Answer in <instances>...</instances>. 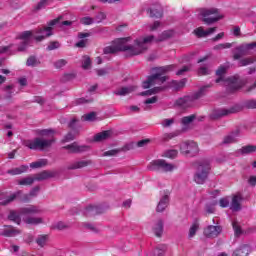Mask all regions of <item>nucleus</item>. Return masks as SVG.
<instances>
[{
  "label": "nucleus",
  "instance_id": "nucleus-1",
  "mask_svg": "<svg viewBox=\"0 0 256 256\" xmlns=\"http://www.w3.org/2000/svg\"><path fill=\"white\" fill-rule=\"evenodd\" d=\"M155 41V36L148 35L138 38L134 41V45H126L125 38H119L113 42V45L106 46L103 50L104 55H114L119 51H124L127 57H135L145 53L149 49V44Z\"/></svg>",
  "mask_w": 256,
  "mask_h": 256
},
{
  "label": "nucleus",
  "instance_id": "nucleus-2",
  "mask_svg": "<svg viewBox=\"0 0 256 256\" xmlns=\"http://www.w3.org/2000/svg\"><path fill=\"white\" fill-rule=\"evenodd\" d=\"M39 135L41 137H48V139L37 137L34 140H25L23 142L24 147H28L32 151H37V149H47V147H51L55 143V130L44 129L39 132Z\"/></svg>",
  "mask_w": 256,
  "mask_h": 256
},
{
  "label": "nucleus",
  "instance_id": "nucleus-3",
  "mask_svg": "<svg viewBox=\"0 0 256 256\" xmlns=\"http://www.w3.org/2000/svg\"><path fill=\"white\" fill-rule=\"evenodd\" d=\"M175 69V65H167L162 67L154 68L155 74H152L148 77V79L143 82V88L149 89V87H153V85H163L165 81H167V76L165 73H169V71H173Z\"/></svg>",
  "mask_w": 256,
  "mask_h": 256
},
{
  "label": "nucleus",
  "instance_id": "nucleus-4",
  "mask_svg": "<svg viewBox=\"0 0 256 256\" xmlns=\"http://www.w3.org/2000/svg\"><path fill=\"white\" fill-rule=\"evenodd\" d=\"M196 172L194 174V181L197 185H203L205 181H207V177H209V171H211V163L209 160H199L195 163Z\"/></svg>",
  "mask_w": 256,
  "mask_h": 256
},
{
  "label": "nucleus",
  "instance_id": "nucleus-5",
  "mask_svg": "<svg viewBox=\"0 0 256 256\" xmlns=\"http://www.w3.org/2000/svg\"><path fill=\"white\" fill-rule=\"evenodd\" d=\"M205 91H207V86L201 87L198 91L191 95L184 96L176 100V105L181 109H189L190 107H195V101L205 97Z\"/></svg>",
  "mask_w": 256,
  "mask_h": 256
},
{
  "label": "nucleus",
  "instance_id": "nucleus-6",
  "mask_svg": "<svg viewBox=\"0 0 256 256\" xmlns=\"http://www.w3.org/2000/svg\"><path fill=\"white\" fill-rule=\"evenodd\" d=\"M61 19H63V16H58L57 18L48 22V26L37 29L35 33H37L38 36H34L35 41L39 43L44 41V39H47V37H51V35H53V27H55V25H59Z\"/></svg>",
  "mask_w": 256,
  "mask_h": 256
},
{
  "label": "nucleus",
  "instance_id": "nucleus-7",
  "mask_svg": "<svg viewBox=\"0 0 256 256\" xmlns=\"http://www.w3.org/2000/svg\"><path fill=\"white\" fill-rule=\"evenodd\" d=\"M201 15L203 17L202 21L205 25H213V23L221 21V18L223 17L219 14V9L217 8L204 9L201 11Z\"/></svg>",
  "mask_w": 256,
  "mask_h": 256
},
{
  "label": "nucleus",
  "instance_id": "nucleus-8",
  "mask_svg": "<svg viewBox=\"0 0 256 256\" xmlns=\"http://www.w3.org/2000/svg\"><path fill=\"white\" fill-rule=\"evenodd\" d=\"M180 153L186 157H195L199 154V144L195 141H185L180 144Z\"/></svg>",
  "mask_w": 256,
  "mask_h": 256
},
{
  "label": "nucleus",
  "instance_id": "nucleus-9",
  "mask_svg": "<svg viewBox=\"0 0 256 256\" xmlns=\"http://www.w3.org/2000/svg\"><path fill=\"white\" fill-rule=\"evenodd\" d=\"M253 49H256V43L252 42V43H245V44H241L240 46L235 48V52L233 54V59L234 61H239V59H241V57H246V55H251V51H253Z\"/></svg>",
  "mask_w": 256,
  "mask_h": 256
},
{
  "label": "nucleus",
  "instance_id": "nucleus-10",
  "mask_svg": "<svg viewBox=\"0 0 256 256\" xmlns=\"http://www.w3.org/2000/svg\"><path fill=\"white\" fill-rule=\"evenodd\" d=\"M175 169V165L167 163L163 159L154 160L150 163V171H162V173H171Z\"/></svg>",
  "mask_w": 256,
  "mask_h": 256
},
{
  "label": "nucleus",
  "instance_id": "nucleus-11",
  "mask_svg": "<svg viewBox=\"0 0 256 256\" xmlns=\"http://www.w3.org/2000/svg\"><path fill=\"white\" fill-rule=\"evenodd\" d=\"M243 109L241 106H235L232 107L231 109H215L211 112L210 114V119L212 121H217V119H221L222 117H227V115H231V113H239Z\"/></svg>",
  "mask_w": 256,
  "mask_h": 256
},
{
  "label": "nucleus",
  "instance_id": "nucleus-12",
  "mask_svg": "<svg viewBox=\"0 0 256 256\" xmlns=\"http://www.w3.org/2000/svg\"><path fill=\"white\" fill-rule=\"evenodd\" d=\"M222 231L223 228L219 225H209L204 229L203 233L208 239H216V237H219V235H221Z\"/></svg>",
  "mask_w": 256,
  "mask_h": 256
},
{
  "label": "nucleus",
  "instance_id": "nucleus-13",
  "mask_svg": "<svg viewBox=\"0 0 256 256\" xmlns=\"http://www.w3.org/2000/svg\"><path fill=\"white\" fill-rule=\"evenodd\" d=\"M62 149H66V151H69V153H85V151H89V146L79 145L77 142H73L62 147Z\"/></svg>",
  "mask_w": 256,
  "mask_h": 256
},
{
  "label": "nucleus",
  "instance_id": "nucleus-14",
  "mask_svg": "<svg viewBox=\"0 0 256 256\" xmlns=\"http://www.w3.org/2000/svg\"><path fill=\"white\" fill-rule=\"evenodd\" d=\"M101 213H105V209L101 206L90 205L85 210L86 217H95V215H101Z\"/></svg>",
  "mask_w": 256,
  "mask_h": 256
},
{
  "label": "nucleus",
  "instance_id": "nucleus-15",
  "mask_svg": "<svg viewBox=\"0 0 256 256\" xmlns=\"http://www.w3.org/2000/svg\"><path fill=\"white\" fill-rule=\"evenodd\" d=\"M93 162L91 160H80L73 162L68 165V169L70 171H74L75 169H83L85 167H89Z\"/></svg>",
  "mask_w": 256,
  "mask_h": 256
},
{
  "label": "nucleus",
  "instance_id": "nucleus-16",
  "mask_svg": "<svg viewBox=\"0 0 256 256\" xmlns=\"http://www.w3.org/2000/svg\"><path fill=\"white\" fill-rule=\"evenodd\" d=\"M243 201V196L241 194H236L232 197V202L230 209L232 211H241V202Z\"/></svg>",
  "mask_w": 256,
  "mask_h": 256
},
{
  "label": "nucleus",
  "instance_id": "nucleus-17",
  "mask_svg": "<svg viewBox=\"0 0 256 256\" xmlns=\"http://www.w3.org/2000/svg\"><path fill=\"white\" fill-rule=\"evenodd\" d=\"M168 206H169V194H164L156 207L157 213H163V211H165V209H167Z\"/></svg>",
  "mask_w": 256,
  "mask_h": 256
},
{
  "label": "nucleus",
  "instance_id": "nucleus-18",
  "mask_svg": "<svg viewBox=\"0 0 256 256\" xmlns=\"http://www.w3.org/2000/svg\"><path fill=\"white\" fill-rule=\"evenodd\" d=\"M228 83H230V89L232 91H239L243 84L239 83V76H232L227 78Z\"/></svg>",
  "mask_w": 256,
  "mask_h": 256
},
{
  "label": "nucleus",
  "instance_id": "nucleus-19",
  "mask_svg": "<svg viewBox=\"0 0 256 256\" xmlns=\"http://www.w3.org/2000/svg\"><path fill=\"white\" fill-rule=\"evenodd\" d=\"M5 229L1 233L3 237H15V235H20L21 230L16 229L13 226H4Z\"/></svg>",
  "mask_w": 256,
  "mask_h": 256
},
{
  "label": "nucleus",
  "instance_id": "nucleus-20",
  "mask_svg": "<svg viewBox=\"0 0 256 256\" xmlns=\"http://www.w3.org/2000/svg\"><path fill=\"white\" fill-rule=\"evenodd\" d=\"M87 37H91V34L87 33V32H80V33H78V39H82V40L77 42L75 44V47H78L80 49H83V48L87 47V40H84Z\"/></svg>",
  "mask_w": 256,
  "mask_h": 256
},
{
  "label": "nucleus",
  "instance_id": "nucleus-21",
  "mask_svg": "<svg viewBox=\"0 0 256 256\" xmlns=\"http://www.w3.org/2000/svg\"><path fill=\"white\" fill-rule=\"evenodd\" d=\"M249 253H251L249 245H242L233 252L232 256H249Z\"/></svg>",
  "mask_w": 256,
  "mask_h": 256
},
{
  "label": "nucleus",
  "instance_id": "nucleus-22",
  "mask_svg": "<svg viewBox=\"0 0 256 256\" xmlns=\"http://www.w3.org/2000/svg\"><path fill=\"white\" fill-rule=\"evenodd\" d=\"M135 89H137V87H135V86L122 87V88L116 90L114 93H115V95H118L119 97H125V95H129V94L133 93V91H135Z\"/></svg>",
  "mask_w": 256,
  "mask_h": 256
},
{
  "label": "nucleus",
  "instance_id": "nucleus-23",
  "mask_svg": "<svg viewBox=\"0 0 256 256\" xmlns=\"http://www.w3.org/2000/svg\"><path fill=\"white\" fill-rule=\"evenodd\" d=\"M41 211L37 208V206H29L20 209V215H37Z\"/></svg>",
  "mask_w": 256,
  "mask_h": 256
},
{
  "label": "nucleus",
  "instance_id": "nucleus-24",
  "mask_svg": "<svg viewBox=\"0 0 256 256\" xmlns=\"http://www.w3.org/2000/svg\"><path fill=\"white\" fill-rule=\"evenodd\" d=\"M239 135V130H236L228 135H226L224 138H223V144L224 145H229L231 143H235L236 141V138L237 136Z\"/></svg>",
  "mask_w": 256,
  "mask_h": 256
},
{
  "label": "nucleus",
  "instance_id": "nucleus-25",
  "mask_svg": "<svg viewBox=\"0 0 256 256\" xmlns=\"http://www.w3.org/2000/svg\"><path fill=\"white\" fill-rule=\"evenodd\" d=\"M148 13L154 19H161L163 17V9L161 7L148 9Z\"/></svg>",
  "mask_w": 256,
  "mask_h": 256
},
{
  "label": "nucleus",
  "instance_id": "nucleus-26",
  "mask_svg": "<svg viewBox=\"0 0 256 256\" xmlns=\"http://www.w3.org/2000/svg\"><path fill=\"white\" fill-rule=\"evenodd\" d=\"M29 166L22 165L18 168L10 169L7 171L8 175H21L22 173H26Z\"/></svg>",
  "mask_w": 256,
  "mask_h": 256
},
{
  "label": "nucleus",
  "instance_id": "nucleus-27",
  "mask_svg": "<svg viewBox=\"0 0 256 256\" xmlns=\"http://www.w3.org/2000/svg\"><path fill=\"white\" fill-rule=\"evenodd\" d=\"M22 191H17L10 196H8L4 201L1 202V205H9V203H13L15 199H19L21 197Z\"/></svg>",
  "mask_w": 256,
  "mask_h": 256
},
{
  "label": "nucleus",
  "instance_id": "nucleus-28",
  "mask_svg": "<svg viewBox=\"0 0 256 256\" xmlns=\"http://www.w3.org/2000/svg\"><path fill=\"white\" fill-rule=\"evenodd\" d=\"M111 137V131L106 130L103 132H100L94 136V141L99 142V141H105V139H109Z\"/></svg>",
  "mask_w": 256,
  "mask_h": 256
},
{
  "label": "nucleus",
  "instance_id": "nucleus-29",
  "mask_svg": "<svg viewBox=\"0 0 256 256\" xmlns=\"http://www.w3.org/2000/svg\"><path fill=\"white\" fill-rule=\"evenodd\" d=\"M53 177V174L49 171H42L35 175L34 179L36 181H45V179H51Z\"/></svg>",
  "mask_w": 256,
  "mask_h": 256
},
{
  "label": "nucleus",
  "instance_id": "nucleus-30",
  "mask_svg": "<svg viewBox=\"0 0 256 256\" xmlns=\"http://www.w3.org/2000/svg\"><path fill=\"white\" fill-rule=\"evenodd\" d=\"M153 232L156 237H161L163 235V220H158L153 228Z\"/></svg>",
  "mask_w": 256,
  "mask_h": 256
},
{
  "label": "nucleus",
  "instance_id": "nucleus-31",
  "mask_svg": "<svg viewBox=\"0 0 256 256\" xmlns=\"http://www.w3.org/2000/svg\"><path fill=\"white\" fill-rule=\"evenodd\" d=\"M256 61V56L242 58L239 61L240 67H247V65H253Z\"/></svg>",
  "mask_w": 256,
  "mask_h": 256
},
{
  "label": "nucleus",
  "instance_id": "nucleus-32",
  "mask_svg": "<svg viewBox=\"0 0 256 256\" xmlns=\"http://www.w3.org/2000/svg\"><path fill=\"white\" fill-rule=\"evenodd\" d=\"M8 219L9 221H13V223H16V225H21V216L15 211H10Z\"/></svg>",
  "mask_w": 256,
  "mask_h": 256
},
{
  "label": "nucleus",
  "instance_id": "nucleus-33",
  "mask_svg": "<svg viewBox=\"0 0 256 256\" xmlns=\"http://www.w3.org/2000/svg\"><path fill=\"white\" fill-rule=\"evenodd\" d=\"M171 37H173V31L167 30L162 32L156 41L158 43H161L162 41H167V39H171Z\"/></svg>",
  "mask_w": 256,
  "mask_h": 256
},
{
  "label": "nucleus",
  "instance_id": "nucleus-34",
  "mask_svg": "<svg viewBox=\"0 0 256 256\" xmlns=\"http://www.w3.org/2000/svg\"><path fill=\"white\" fill-rule=\"evenodd\" d=\"M47 241H49V235L47 234H41L36 239V243L39 247H44L47 245Z\"/></svg>",
  "mask_w": 256,
  "mask_h": 256
},
{
  "label": "nucleus",
  "instance_id": "nucleus-35",
  "mask_svg": "<svg viewBox=\"0 0 256 256\" xmlns=\"http://www.w3.org/2000/svg\"><path fill=\"white\" fill-rule=\"evenodd\" d=\"M225 73H227V67L226 66H220L217 70H216V75H217V79H216V83H221V81H223V75H225Z\"/></svg>",
  "mask_w": 256,
  "mask_h": 256
},
{
  "label": "nucleus",
  "instance_id": "nucleus-36",
  "mask_svg": "<svg viewBox=\"0 0 256 256\" xmlns=\"http://www.w3.org/2000/svg\"><path fill=\"white\" fill-rule=\"evenodd\" d=\"M27 225H41L43 223V218L39 217H28L24 220Z\"/></svg>",
  "mask_w": 256,
  "mask_h": 256
},
{
  "label": "nucleus",
  "instance_id": "nucleus-37",
  "mask_svg": "<svg viewBox=\"0 0 256 256\" xmlns=\"http://www.w3.org/2000/svg\"><path fill=\"white\" fill-rule=\"evenodd\" d=\"M165 88L164 87H154L150 90H146L144 92H141L140 95H142V97H145L147 95H156V93H161V91H163Z\"/></svg>",
  "mask_w": 256,
  "mask_h": 256
},
{
  "label": "nucleus",
  "instance_id": "nucleus-38",
  "mask_svg": "<svg viewBox=\"0 0 256 256\" xmlns=\"http://www.w3.org/2000/svg\"><path fill=\"white\" fill-rule=\"evenodd\" d=\"M255 151H256L255 145H246L240 149V153L242 155H249V153H255Z\"/></svg>",
  "mask_w": 256,
  "mask_h": 256
},
{
  "label": "nucleus",
  "instance_id": "nucleus-39",
  "mask_svg": "<svg viewBox=\"0 0 256 256\" xmlns=\"http://www.w3.org/2000/svg\"><path fill=\"white\" fill-rule=\"evenodd\" d=\"M165 251H167V245L160 244L154 250V256H164L165 255Z\"/></svg>",
  "mask_w": 256,
  "mask_h": 256
},
{
  "label": "nucleus",
  "instance_id": "nucleus-40",
  "mask_svg": "<svg viewBox=\"0 0 256 256\" xmlns=\"http://www.w3.org/2000/svg\"><path fill=\"white\" fill-rule=\"evenodd\" d=\"M26 65L27 67H37V65H41V61L35 56H30L26 61Z\"/></svg>",
  "mask_w": 256,
  "mask_h": 256
},
{
  "label": "nucleus",
  "instance_id": "nucleus-41",
  "mask_svg": "<svg viewBox=\"0 0 256 256\" xmlns=\"http://www.w3.org/2000/svg\"><path fill=\"white\" fill-rule=\"evenodd\" d=\"M47 165V159H40L36 162L30 163L31 169H40V167H45Z\"/></svg>",
  "mask_w": 256,
  "mask_h": 256
},
{
  "label": "nucleus",
  "instance_id": "nucleus-42",
  "mask_svg": "<svg viewBox=\"0 0 256 256\" xmlns=\"http://www.w3.org/2000/svg\"><path fill=\"white\" fill-rule=\"evenodd\" d=\"M232 227L235 237H241V235H243V230L241 229L237 221L232 222Z\"/></svg>",
  "mask_w": 256,
  "mask_h": 256
},
{
  "label": "nucleus",
  "instance_id": "nucleus-43",
  "mask_svg": "<svg viewBox=\"0 0 256 256\" xmlns=\"http://www.w3.org/2000/svg\"><path fill=\"white\" fill-rule=\"evenodd\" d=\"M35 177H31V176H28V177H25L21 180L18 181V185H24V186H27V185H31L32 183H35Z\"/></svg>",
  "mask_w": 256,
  "mask_h": 256
},
{
  "label": "nucleus",
  "instance_id": "nucleus-44",
  "mask_svg": "<svg viewBox=\"0 0 256 256\" xmlns=\"http://www.w3.org/2000/svg\"><path fill=\"white\" fill-rule=\"evenodd\" d=\"M177 155H179V151H177L175 149L167 150L164 153V157H167L168 159H175V157H177Z\"/></svg>",
  "mask_w": 256,
  "mask_h": 256
},
{
  "label": "nucleus",
  "instance_id": "nucleus-45",
  "mask_svg": "<svg viewBox=\"0 0 256 256\" xmlns=\"http://www.w3.org/2000/svg\"><path fill=\"white\" fill-rule=\"evenodd\" d=\"M50 3H51V0H41L36 5L35 10L40 11V9H45V7H47V5H50Z\"/></svg>",
  "mask_w": 256,
  "mask_h": 256
},
{
  "label": "nucleus",
  "instance_id": "nucleus-46",
  "mask_svg": "<svg viewBox=\"0 0 256 256\" xmlns=\"http://www.w3.org/2000/svg\"><path fill=\"white\" fill-rule=\"evenodd\" d=\"M96 117H97V113L90 112L82 116V121H95Z\"/></svg>",
  "mask_w": 256,
  "mask_h": 256
},
{
  "label": "nucleus",
  "instance_id": "nucleus-47",
  "mask_svg": "<svg viewBox=\"0 0 256 256\" xmlns=\"http://www.w3.org/2000/svg\"><path fill=\"white\" fill-rule=\"evenodd\" d=\"M198 229H199V223L198 222L193 223L189 230V237L190 238L195 237Z\"/></svg>",
  "mask_w": 256,
  "mask_h": 256
},
{
  "label": "nucleus",
  "instance_id": "nucleus-48",
  "mask_svg": "<svg viewBox=\"0 0 256 256\" xmlns=\"http://www.w3.org/2000/svg\"><path fill=\"white\" fill-rule=\"evenodd\" d=\"M194 35H196V37H198L199 39L203 38V37H207L205 30L203 29V27H198L194 30Z\"/></svg>",
  "mask_w": 256,
  "mask_h": 256
},
{
  "label": "nucleus",
  "instance_id": "nucleus-49",
  "mask_svg": "<svg viewBox=\"0 0 256 256\" xmlns=\"http://www.w3.org/2000/svg\"><path fill=\"white\" fill-rule=\"evenodd\" d=\"M233 47L232 43H222L214 46L215 51H219L221 49H231Z\"/></svg>",
  "mask_w": 256,
  "mask_h": 256
},
{
  "label": "nucleus",
  "instance_id": "nucleus-50",
  "mask_svg": "<svg viewBox=\"0 0 256 256\" xmlns=\"http://www.w3.org/2000/svg\"><path fill=\"white\" fill-rule=\"evenodd\" d=\"M195 121V115L185 116L182 118V125H189V123H193Z\"/></svg>",
  "mask_w": 256,
  "mask_h": 256
},
{
  "label": "nucleus",
  "instance_id": "nucleus-51",
  "mask_svg": "<svg viewBox=\"0 0 256 256\" xmlns=\"http://www.w3.org/2000/svg\"><path fill=\"white\" fill-rule=\"evenodd\" d=\"M65 65H67V60H65V59H59L54 63V67L56 69H63V67H65Z\"/></svg>",
  "mask_w": 256,
  "mask_h": 256
},
{
  "label": "nucleus",
  "instance_id": "nucleus-52",
  "mask_svg": "<svg viewBox=\"0 0 256 256\" xmlns=\"http://www.w3.org/2000/svg\"><path fill=\"white\" fill-rule=\"evenodd\" d=\"M32 36H33L32 31H24L20 34V39L24 41H29V37H32Z\"/></svg>",
  "mask_w": 256,
  "mask_h": 256
},
{
  "label": "nucleus",
  "instance_id": "nucleus-53",
  "mask_svg": "<svg viewBox=\"0 0 256 256\" xmlns=\"http://www.w3.org/2000/svg\"><path fill=\"white\" fill-rule=\"evenodd\" d=\"M60 44L57 41H52L50 44L47 46V51H55V49H59Z\"/></svg>",
  "mask_w": 256,
  "mask_h": 256
},
{
  "label": "nucleus",
  "instance_id": "nucleus-54",
  "mask_svg": "<svg viewBox=\"0 0 256 256\" xmlns=\"http://www.w3.org/2000/svg\"><path fill=\"white\" fill-rule=\"evenodd\" d=\"M73 79H75V74L73 73L64 74L62 77V82L67 83V81H71Z\"/></svg>",
  "mask_w": 256,
  "mask_h": 256
},
{
  "label": "nucleus",
  "instance_id": "nucleus-55",
  "mask_svg": "<svg viewBox=\"0 0 256 256\" xmlns=\"http://www.w3.org/2000/svg\"><path fill=\"white\" fill-rule=\"evenodd\" d=\"M18 199H20L22 203H29V201H31V196L29 194H23L22 192Z\"/></svg>",
  "mask_w": 256,
  "mask_h": 256
},
{
  "label": "nucleus",
  "instance_id": "nucleus-56",
  "mask_svg": "<svg viewBox=\"0 0 256 256\" xmlns=\"http://www.w3.org/2000/svg\"><path fill=\"white\" fill-rule=\"evenodd\" d=\"M175 123V119L170 118V119H164L161 123L162 127H171Z\"/></svg>",
  "mask_w": 256,
  "mask_h": 256
},
{
  "label": "nucleus",
  "instance_id": "nucleus-57",
  "mask_svg": "<svg viewBox=\"0 0 256 256\" xmlns=\"http://www.w3.org/2000/svg\"><path fill=\"white\" fill-rule=\"evenodd\" d=\"M173 85L177 90L183 89V87H185V80L173 81Z\"/></svg>",
  "mask_w": 256,
  "mask_h": 256
},
{
  "label": "nucleus",
  "instance_id": "nucleus-58",
  "mask_svg": "<svg viewBox=\"0 0 256 256\" xmlns=\"http://www.w3.org/2000/svg\"><path fill=\"white\" fill-rule=\"evenodd\" d=\"M75 139V134L73 132H69L68 134L65 135L63 139V143H69V141H73Z\"/></svg>",
  "mask_w": 256,
  "mask_h": 256
},
{
  "label": "nucleus",
  "instance_id": "nucleus-59",
  "mask_svg": "<svg viewBox=\"0 0 256 256\" xmlns=\"http://www.w3.org/2000/svg\"><path fill=\"white\" fill-rule=\"evenodd\" d=\"M159 101V97L153 96L151 98H148L144 101L145 105H152L153 103H157Z\"/></svg>",
  "mask_w": 256,
  "mask_h": 256
},
{
  "label": "nucleus",
  "instance_id": "nucleus-60",
  "mask_svg": "<svg viewBox=\"0 0 256 256\" xmlns=\"http://www.w3.org/2000/svg\"><path fill=\"white\" fill-rule=\"evenodd\" d=\"M82 25H93V18L91 17H84L80 20Z\"/></svg>",
  "mask_w": 256,
  "mask_h": 256
},
{
  "label": "nucleus",
  "instance_id": "nucleus-61",
  "mask_svg": "<svg viewBox=\"0 0 256 256\" xmlns=\"http://www.w3.org/2000/svg\"><path fill=\"white\" fill-rule=\"evenodd\" d=\"M247 109H256V100H248L245 103Z\"/></svg>",
  "mask_w": 256,
  "mask_h": 256
},
{
  "label": "nucleus",
  "instance_id": "nucleus-62",
  "mask_svg": "<svg viewBox=\"0 0 256 256\" xmlns=\"http://www.w3.org/2000/svg\"><path fill=\"white\" fill-rule=\"evenodd\" d=\"M83 69H89L91 67V58L86 57L82 64Z\"/></svg>",
  "mask_w": 256,
  "mask_h": 256
},
{
  "label": "nucleus",
  "instance_id": "nucleus-63",
  "mask_svg": "<svg viewBox=\"0 0 256 256\" xmlns=\"http://www.w3.org/2000/svg\"><path fill=\"white\" fill-rule=\"evenodd\" d=\"M191 67L190 66H183L180 70L176 72V75H183V73H187V71H190Z\"/></svg>",
  "mask_w": 256,
  "mask_h": 256
},
{
  "label": "nucleus",
  "instance_id": "nucleus-64",
  "mask_svg": "<svg viewBox=\"0 0 256 256\" xmlns=\"http://www.w3.org/2000/svg\"><path fill=\"white\" fill-rule=\"evenodd\" d=\"M219 205L220 207H229V199L227 198H221L220 201H219Z\"/></svg>",
  "mask_w": 256,
  "mask_h": 256
}]
</instances>
